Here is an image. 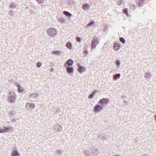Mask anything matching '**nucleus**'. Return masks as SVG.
I'll list each match as a JSON object with an SVG mask.
<instances>
[{
  "instance_id": "1a4fd4ad",
  "label": "nucleus",
  "mask_w": 156,
  "mask_h": 156,
  "mask_svg": "<svg viewBox=\"0 0 156 156\" xmlns=\"http://www.w3.org/2000/svg\"><path fill=\"white\" fill-rule=\"evenodd\" d=\"M10 130V128L9 127L4 126L2 128L0 129V133H3L5 132H8Z\"/></svg>"
},
{
  "instance_id": "a878e982",
  "label": "nucleus",
  "mask_w": 156,
  "mask_h": 156,
  "mask_svg": "<svg viewBox=\"0 0 156 156\" xmlns=\"http://www.w3.org/2000/svg\"><path fill=\"white\" fill-rule=\"evenodd\" d=\"M123 13H125L126 15H128V9L127 8H125L123 10Z\"/></svg>"
},
{
  "instance_id": "6e6552de",
  "label": "nucleus",
  "mask_w": 156,
  "mask_h": 156,
  "mask_svg": "<svg viewBox=\"0 0 156 156\" xmlns=\"http://www.w3.org/2000/svg\"><path fill=\"white\" fill-rule=\"evenodd\" d=\"M38 96L37 93H34L30 94L29 96V99L31 101H33L35 100V98L37 97Z\"/></svg>"
},
{
  "instance_id": "f8f14e48",
  "label": "nucleus",
  "mask_w": 156,
  "mask_h": 156,
  "mask_svg": "<svg viewBox=\"0 0 156 156\" xmlns=\"http://www.w3.org/2000/svg\"><path fill=\"white\" fill-rule=\"evenodd\" d=\"M66 70L67 72L69 74H72L73 72V67L71 66L70 67H68L66 68Z\"/></svg>"
},
{
  "instance_id": "393cba45",
  "label": "nucleus",
  "mask_w": 156,
  "mask_h": 156,
  "mask_svg": "<svg viewBox=\"0 0 156 156\" xmlns=\"http://www.w3.org/2000/svg\"><path fill=\"white\" fill-rule=\"evenodd\" d=\"M95 94V91H94L89 96L88 98H93L94 95Z\"/></svg>"
},
{
  "instance_id": "37998d69",
  "label": "nucleus",
  "mask_w": 156,
  "mask_h": 156,
  "mask_svg": "<svg viewBox=\"0 0 156 156\" xmlns=\"http://www.w3.org/2000/svg\"><path fill=\"white\" fill-rule=\"evenodd\" d=\"M13 115V114L11 112L10 113V115L11 116H12V115Z\"/></svg>"
},
{
  "instance_id": "4be33fe9",
  "label": "nucleus",
  "mask_w": 156,
  "mask_h": 156,
  "mask_svg": "<svg viewBox=\"0 0 156 156\" xmlns=\"http://www.w3.org/2000/svg\"><path fill=\"white\" fill-rule=\"evenodd\" d=\"M67 47L69 49H71L72 47V45L71 43L69 42H68L66 44Z\"/></svg>"
},
{
  "instance_id": "7c9ffc66",
  "label": "nucleus",
  "mask_w": 156,
  "mask_h": 156,
  "mask_svg": "<svg viewBox=\"0 0 156 156\" xmlns=\"http://www.w3.org/2000/svg\"><path fill=\"white\" fill-rule=\"evenodd\" d=\"M83 8L84 9H87L88 8V4H83L82 5Z\"/></svg>"
},
{
  "instance_id": "2f4dec72",
  "label": "nucleus",
  "mask_w": 156,
  "mask_h": 156,
  "mask_svg": "<svg viewBox=\"0 0 156 156\" xmlns=\"http://www.w3.org/2000/svg\"><path fill=\"white\" fill-rule=\"evenodd\" d=\"M57 153L60 155L63 153V151L62 150H58L57 151Z\"/></svg>"
},
{
  "instance_id": "2eb2a0df",
  "label": "nucleus",
  "mask_w": 156,
  "mask_h": 156,
  "mask_svg": "<svg viewBox=\"0 0 156 156\" xmlns=\"http://www.w3.org/2000/svg\"><path fill=\"white\" fill-rule=\"evenodd\" d=\"M151 76L152 74L151 73H149L147 72L145 73V76L146 79H147V80H148L151 78Z\"/></svg>"
},
{
  "instance_id": "473e14b6",
  "label": "nucleus",
  "mask_w": 156,
  "mask_h": 156,
  "mask_svg": "<svg viewBox=\"0 0 156 156\" xmlns=\"http://www.w3.org/2000/svg\"><path fill=\"white\" fill-rule=\"evenodd\" d=\"M130 7L131 8V9H134L136 8L135 5L133 4H132L130 5Z\"/></svg>"
},
{
  "instance_id": "e433bc0d",
  "label": "nucleus",
  "mask_w": 156,
  "mask_h": 156,
  "mask_svg": "<svg viewBox=\"0 0 156 156\" xmlns=\"http://www.w3.org/2000/svg\"><path fill=\"white\" fill-rule=\"evenodd\" d=\"M36 66L38 68H39L41 66V64L40 62H38Z\"/></svg>"
},
{
  "instance_id": "412c9836",
  "label": "nucleus",
  "mask_w": 156,
  "mask_h": 156,
  "mask_svg": "<svg viewBox=\"0 0 156 156\" xmlns=\"http://www.w3.org/2000/svg\"><path fill=\"white\" fill-rule=\"evenodd\" d=\"M63 13L67 16L71 17L72 16V14L68 12L64 11Z\"/></svg>"
},
{
  "instance_id": "6ab92c4d",
  "label": "nucleus",
  "mask_w": 156,
  "mask_h": 156,
  "mask_svg": "<svg viewBox=\"0 0 156 156\" xmlns=\"http://www.w3.org/2000/svg\"><path fill=\"white\" fill-rule=\"evenodd\" d=\"M11 155V156H17L19 155L20 154L17 151L14 150L12 152Z\"/></svg>"
},
{
  "instance_id": "4c0bfd02",
  "label": "nucleus",
  "mask_w": 156,
  "mask_h": 156,
  "mask_svg": "<svg viewBox=\"0 0 156 156\" xmlns=\"http://www.w3.org/2000/svg\"><path fill=\"white\" fill-rule=\"evenodd\" d=\"M76 40L78 42H80L81 40V38L78 37H76Z\"/></svg>"
},
{
  "instance_id": "4468645a",
  "label": "nucleus",
  "mask_w": 156,
  "mask_h": 156,
  "mask_svg": "<svg viewBox=\"0 0 156 156\" xmlns=\"http://www.w3.org/2000/svg\"><path fill=\"white\" fill-rule=\"evenodd\" d=\"M121 76L120 73H117L114 74L113 76V79L114 80H116L119 78Z\"/></svg>"
},
{
  "instance_id": "f03ea898",
  "label": "nucleus",
  "mask_w": 156,
  "mask_h": 156,
  "mask_svg": "<svg viewBox=\"0 0 156 156\" xmlns=\"http://www.w3.org/2000/svg\"><path fill=\"white\" fill-rule=\"evenodd\" d=\"M104 108L103 106L98 103L94 107V111L95 112L98 113L100 111H102Z\"/></svg>"
},
{
  "instance_id": "f704fd0d",
  "label": "nucleus",
  "mask_w": 156,
  "mask_h": 156,
  "mask_svg": "<svg viewBox=\"0 0 156 156\" xmlns=\"http://www.w3.org/2000/svg\"><path fill=\"white\" fill-rule=\"evenodd\" d=\"M11 10L9 12V14L11 16L14 14L15 11H12Z\"/></svg>"
},
{
  "instance_id": "c85d7f7f",
  "label": "nucleus",
  "mask_w": 156,
  "mask_h": 156,
  "mask_svg": "<svg viewBox=\"0 0 156 156\" xmlns=\"http://www.w3.org/2000/svg\"><path fill=\"white\" fill-rule=\"evenodd\" d=\"M94 23V20H92L89 23H88V28L90 26H91Z\"/></svg>"
},
{
  "instance_id": "f3484780",
  "label": "nucleus",
  "mask_w": 156,
  "mask_h": 156,
  "mask_svg": "<svg viewBox=\"0 0 156 156\" xmlns=\"http://www.w3.org/2000/svg\"><path fill=\"white\" fill-rule=\"evenodd\" d=\"M77 70L79 73H82L85 71V68L82 66H80L78 67Z\"/></svg>"
},
{
  "instance_id": "dca6fc26",
  "label": "nucleus",
  "mask_w": 156,
  "mask_h": 156,
  "mask_svg": "<svg viewBox=\"0 0 156 156\" xmlns=\"http://www.w3.org/2000/svg\"><path fill=\"white\" fill-rule=\"evenodd\" d=\"M87 46L88 45H87V44H86L83 47V49H85V50H84V51H83V52L85 56H87V54H88L87 51V50H86Z\"/></svg>"
},
{
  "instance_id": "ea45409f",
  "label": "nucleus",
  "mask_w": 156,
  "mask_h": 156,
  "mask_svg": "<svg viewBox=\"0 0 156 156\" xmlns=\"http://www.w3.org/2000/svg\"><path fill=\"white\" fill-rule=\"evenodd\" d=\"M154 119L155 121L156 122V115H154Z\"/></svg>"
},
{
  "instance_id": "20e7f679",
  "label": "nucleus",
  "mask_w": 156,
  "mask_h": 156,
  "mask_svg": "<svg viewBox=\"0 0 156 156\" xmlns=\"http://www.w3.org/2000/svg\"><path fill=\"white\" fill-rule=\"evenodd\" d=\"M98 44L99 41L98 39L96 38H93L91 44V47L92 49H94Z\"/></svg>"
},
{
  "instance_id": "423d86ee",
  "label": "nucleus",
  "mask_w": 156,
  "mask_h": 156,
  "mask_svg": "<svg viewBox=\"0 0 156 156\" xmlns=\"http://www.w3.org/2000/svg\"><path fill=\"white\" fill-rule=\"evenodd\" d=\"M35 105L32 103H27L26 105V108L28 110H30L34 108Z\"/></svg>"
},
{
  "instance_id": "9d476101",
  "label": "nucleus",
  "mask_w": 156,
  "mask_h": 156,
  "mask_svg": "<svg viewBox=\"0 0 156 156\" xmlns=\"http://www.w3.org/2000/svg\"><path fill=\"white\" fill-rule=\"evenodd\" d=\"M55 129L58 132H61L62 130V126L59 125H56L54 126Z\"/></svg>"
},
{
  "instance_id": "c03bdc74",
  "label": "nucleus",
  "mask_w": 156,
  "mask_h": 156,
  "mask_svg": "<svg viewBox=\"0 0 156 156\" xmlns=\"http://www.w3.org/2000/svg\"><path fill=\"white\" fill-rule=\"evenodd\" d=\"M26 8H27V9H29V7H26Z\"/></svg>"
},
{
  "instance_id": "b1692460",
  "label": "nucleus",
  "mask_w": 156,
  "mask_h": 156,
  "mask_svg": "<svg viewBox=\"0 0 156 156\" xmlns=\"http://www.w3.org/2000/svg\"><path fill=\"white\" fill-rule=\"evenodd\" d=\"M18 92L20 93H22L24 91V90L23 89H22V87L20 86H18Z\"/></svg>"
},
{
  "instance_id": "79ce46f5",
  "label": "nucleus",
  "mask_w": 156,
  "mask_h": 156,
  "mask_svg": "<svg viewBox=\"0 0 156 156\" xmlns=\"http://www.w3.org/2000/svg\"><path fill=\"white\" fill-rule=\"evenodd\" d=\"M112 156H119V155H113Z\"/></svg>"
},
{
  "instance_id": "bb28decb",
  "label": "nucleus",
  "mask_w": 156,
  "mask_h": 156,
  "mask_svg": "<svg viewBox=\"0 0 156 156\" xmlns=\"http://www.w3.org/2000/svg\"><path fill=\"white\" fill-rule=\"evenodd\" d=\"M119 41L121 42L122 44H125V41L124 39L122 37H120L119 38Z\"/></svg>"
},
{
  "instance_id": "c9c22d12",
  "label": "nucleus",
  "mask_w": 156,
  "mask_h": 156,
  "mask_svg": "<svg viewBox=\"0 0 156 156\" xmlns=\"http://www.w3.org/2000/svg\"><path fill=\"white\" fill-rule=\"evenodd\" d=\"M59 53V52L58 51H55L52 52L53 54H58Z\"/></svg>"
},
{
  "instance_id": "0eeeda50",
  "label": "nucleus",
  "mask_w": 156,
  "mask_h": 156,
  "mask_svg": "<svg viewBox=\"0 0 156 156\" xmlns=\"http://www.w3.org/2000/svg\"><path fill=\"white\" fill-rule=\"evenodd\" d=\"M73 61L70 59L68 60V61L65 63L64 66L65 68L70 67L73 65Z\"/></svg>"
},
{
  "instance_id": "ddd939ff",
  "label": "nucleus",
  "mask_w": 156,
  "mask_h": 156,
  "mask_svg": "<svg viewBox=\"0 0 156 156\" xmlns=\"http://www.w3.org/2000/svg\"><path fill=\"white\" fill-rule=\"evenodd\" d=\"M144 3V0H136V4L139 6H142Z\"/></svg>"
},
{
  "instance_id": "58836bf2",
  "label": "nucleus",
  "mask_w": 156,
  "mask_h": 156,
  "mask_svg": "<svg viewBox=\"0 0 156 156\" xmlns=\"http://www.w3.org/2000/svg\"><path fill=\"white\" fill-rule=\"evenodd\" d=\"M142 156H149L148 154H144Z\"/></svg>"
},
{
  "instance_id": "a211bd4d",
  "label": "nucleus",
  "mask_w": 156,
  "mask_h": 156,
  "mask_svg": "<svg viewBox=\"0 0 156 156\" xmlns=\"http://www.w3.org/2000/svg\"><path fill=\"white\" fill-rule=\"evenodd\" d=\"M113 48L115 50L117 51L120 48V46L119 44L116 43L114 45Z\"/></svg>"
},
{
  "instance_id": "39448f33",
  "label": "nucleus",
  "mask_w": 156,
  "mask_h": 156,
  "mask_svg": "<svg viewBox=\"0 0 156 156\" xmlns=\"http://www.w3.org/2000/svg\"><path fill=\"white\" fill-rule=\"evenodd\" d=\"M48 33L50 36L53 37L56 35V32L55 28H50L48 29Z\"/></svg>"
},
{
  "instance_id": "7ed1b4c3",
  "label": "nucleus",
  "mask_w": 156,
  "mask_h": 156,
  "mask_svg": "<svg viewBox=\"0 0 156 156\" xmlns=\"http://www.w3.org/2000/svg\"><path fill=\"white\" fill-rule=\"evenodd\" d=\"M109 102V100L107 98H103L101 99L98 103L103 106L104 108L106 105L108 104Z\"/></svg>"
},
{
  "instance_id": "a19ab883",
  "label": "nucleus",
  "mask_w": 156,
  "mask_h": 156,
  "mask_svg": "<svg viewBox=\"0 0 156 156\" xmlns=\"http://www.w3.org/2000/svg\"><path fill=\"white\" fill-rule=\"evenodd\" d=\"M54 71V69H53V68H52L51 69V72H53Z\"/></svg>"
},
{
  "instance_id": "cd10ccee",
  "label": "nucleus",
  "mask_w": 156,
  "mask_h": 156,
  "mask_svg": "<svg viewBox=\"0 0 156 156\" xmlns=\"http://www.w3.org/2000/svg\"><path fill=\"white\" fill-rule=\"evenodd\" d=\"M123 2V0H119L116 3L117 4L119 5H120L121 4H122Z\"/></svg>"
},
{
  "instance_id": "aec40b11",
  "label": "nucleus",
  "mask_w": 156,
  "mask_h": 156,
  "mask_svg": "<svg viewBox=\"0 0 156 156\" xmlns=\"http://www.w3.org/2000/svg\"><path fill=\"white\" fill-rule=\"evenodd\" d=\"M58 21L62 24L66 22L65 19L62 17L59 18Z\"/></svg>"
},
{
  "instance_id": "72a5a7b5",
  "label": "nucleus",
  "mask_w": 156,
  "mask_h": 156,
  "mask_svg": "<svg viewBox=\"0 0 156 156\" xmlns=\"http://www.w3.org/2000/svg\"><path fill=\"white\" fill-rule=\"evenodd\" d=\"M39 3H42L44 2V0H36Z\"/></svg>"
},
{
  "instance_id": "9b49d317",
  "label": "nucleus",
  "mask_w": 156,
  "mask_h": 156,
  "mask_svg": "<svg viewBox=\"0 0 156 156\" xmlns=\"http://www.w3.org/2000/svg\"><path fill=\"white\" fill-rule=\"evenodd\" d=\"M90 153H93L94 155H96L99 153V151L97 149H95L94 147L92 148L91 151H90Z\"/></svg>"
},
{
  "instance_id": "f257e3e1",
  "label": "nucleus",
  "mask_w": 156,
  "mask_h": 156,
  "mask_svg": "<svg viewBox=\"0 0 156 156\" xmlns=\"http://www.w3.org/2000/svg\"><path fill=\"white\" fill-rule=\"evenodd\" d=\"M16 97V95L14 92H11L9 93L7 96V98L10 102L13 103L14 102Z\"/></svg>"
},
{
  "instance_id": "c756f323",
  "label": "nucleus",
  "mask_w": 156,
  "mask_h": 156,
  "mask_svg": "<svg viewBox=\"0 0 156 156\" xmlns=\"http://www.w3.org/2000/svg\"><path fill=\"white\" fill-rule=\"evenodd\" d=\"M115 64L118 67H119V65L120 64V61L119 60H116L115 61Z\"/></svg>"
},
{
  "instance_id": "5701e85b",
  "label": "nucleus",
  "mask_w": 156,
  "mask_h": 156,
  "mask_svg": "<svg viewBox=\"0 0 156 156\" xmlns=\"http://www.w3.org/2000/svg\"><path fill=\"white\" fill-rule=\"evenodd\" d=\"M16 5L15 4V3H12L10 5V6H9V8H12V9H11V10H12V9H13L14 8H16Z\"/></svg>"
}]
</instances>
